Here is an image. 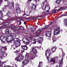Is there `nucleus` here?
<instances>
[{
    "label": "nucleus",
    "instance_id": "f257e3e1",
    "mask_svg": "<svg viewBox=\"0 0 67 67\" xmlns=\"http://www.w3.org/2000/svg\"><path fill=\"white\" fill-rule=\"evenodd\" d=\"M38 48V47H32V51H31L30 54V55H32L33 57H31L30 56V54L29 53H27L25 56V57L26 58H27L28 59H33L35 58V55H36V54L37 53V50L36 49V48Z\"/></svg>",
    "mask_w": 67,
    "mask_h": 67
},
{
    "label": "nucleus",
    "instance_id": "f03ea898",
    "mask_svg": "<svg viewBox=\"0 0 67 67\" xmlns=\"http://www.w3.org/2000/svg\"><path fill=\"white\" fill-rule=\"evenodd\" d=\"M7 49L6 46L3 47L2 46H0V53L3 55V57H5V56H7V55H8V54L3 51V50L7 51Z\"/></svg>",
    "mask_w": 67,
    "mask_h": 67
},
{
    "label": "nucleus",
    "instance_id": "7ed1b4c3",
    "mask_svg": "<svg viewBox=\"0 0 67 67\" xmlns=\"http://www.w3.org/2000/svg\"><path fill=\"white\" fill-rule=\"evenodd\" d=\"M10 36L12 37V39H14L13 42L14 43L19 42H20V40H19L18 38H16V35L15 34L11 33L10 35Z\"/></svg>",
    "mask_w": 67,
    "mask_h": 67
},
{
    "label": "nucleus",
    "instance_id": "20e7f679",
    "mask_svg": "<svg viewBox=\"0 0 67 67\" xmlns=\"http://www.w3.org/2000/svg\"><path fill=\"white\" fill-rule=\"evenodd\" d=\"M1 38H2L3 40H4L5 41H7L8 40L9 38L10 35H5L4 34H2L1 35Z\"/></svg>",
    "mask_w": 67,
    "mask_h": 67
},
{
    "label": "nucleus",
    "instance_id": "39448f33",
    "mask_svg": "<svg viewBox=\"0 0 67 67\" xmlns=\"http://www.w3.org/2000/svg\"><path fill=\"white\" fill-rule=\"evenodd\" d=\"M24 58V57L23 55H18L16 58V60L18 62H21V60H23Z\"/></svg>",
    "mask_w": 67,
    "mask_h": 67
},
{
    "label": "nucleus",
    "instance_id": "423d86ee",
    "mask_svg": "<svg viewBox=\"0 0 67 67\" xmlns=\"http://www.w3.org/2000/svg\"><path fill=\"white\" fill-rule=\"evenodd\" d=\"M51 54V51L49 50H47L46 51V56H47V59L48 60H49L48 56H50Z\"/></svg>",
    "mask_w": 67,
    "mask_h": 67
},
{
    "label": "nucleus",
    "instance_id": "0eeeda50",
    "mask_svg": "<svg viewBox=\"0 0 67 67\" xmlns=\"http://www.w3.org/2000/svg\"><path fill=\"white\" fill-rule=\"evenodd\" d=\"M60 28L58 27L57 28H56L54 30V33L55 35H58V34H59V32H60V31L59 30Z\"/></svg>",
    "mask_w": 67,
    "mask_h": 67
},
{
    "label": "nucleus",
    "instance_id": "6e6552de",
    "mask_svg": "<svg viewBox=\"0 0 67 67\" xmlns=\"http://www.w3.org/2000/svg\"><path fill=\"white\" fill-rule=\"evenodd\" d=\"M40 38L39 37L36 40V39H35L33 40V42H32L33 44H36V42H38L39 43H41V41H40Z\"/></svg>",
    "mask_w": 67,
    "mask_h": 67
},
{
    "label": "nucleus",
    "instance_id": "1a4fd4ad",
    "mask_svg": "<svg viewBox=\"0 0 67 67\" xmlns=\"http://www.w3.org/2000/svg\"><path fill=\"white\" fill-rule=\"evenodd\" d=\"M13 4H12L10 3H8V5H7V7H8L9 9H11L12 7H14V2H12Z\"/></svg>",
    "mask_w": 67,
    "mask_h": 67
},
{
    "label": "nucleus",
    "instance_id": "9d476101",
    "mask_svg": "<svg viewBox=\"0 0 67 67\" xmlns=\"http://www.w3.org/2000/svg\"><path fill=\"white\" fill-rule=\"evenodd\" d=\"M16 11L17 12V13H20L21 12V10H20V8H19V5L17 4L16 5Z\"/></svg>",
    "mask_w": 67,
    "mask_h": 67
},
{
    "label": "nucleus",
    "instance_id": "9b49d317",
    "mask_svg": "<svg viewBox=\"0 0 67 67\" xmlns=\"http://www.w3.org/2000/svg\"><path fill=\"white\" fill-rule=\"evenodd\" d=\"M29 62V61L28 59H27L26 60V59H25V60L22 62V64L24 66H25V65L28 64Z\"/></svg>",
    "mask_w": 67,
    "mask_h": 67
},
{
    "label": "nucleus",
    "instance_id": "f8f14e48",
    "mask_svg": "<svg viewBox=\"0 0 67 67\" xmlns=\"http://www.w3.org/2000/svg\"><path fill=\"white\" fill-rule=\"evenodd\" d=\"M46 34L47 36L50 37V36H51V31H46Z\"/></svg>",
    "mask_w": 67,
    "mask_h": 67
},
{
    "label": "nucleus",
    "instance_id": "ddd939ff",
    "mask_svg": "<svg viewBox=\"0 0 67 67\" xmlns=\"http://www.w3.org/2000/svg\"><path fill=\"white\" fill-rule=\"evenodd\" d=\"M21 48L25 51L27 50L28 49V47L25 45L22 46H21Z\"/></svg>",
    "mask_w": 67,
    "mask_h": 67
},
{
    "label": "nucleus",
    "instance_id": "4468645a",
    "mask_svg": "<svg viewBox=\"0 0 67 67\" xmlns=\"http://www.w3.org/2000/svg\"><path fill=\"white\" fill-rule=\"evenodd\" d=\"M44 10L46 12H48L49 10V6L48 5H46L44 8Z\"/></svg>",
    "mask_w": 67,
    "mask_h": 67
},
{
    "label": "nucleus",
    "instance_id": "2eb2a0df",
    "mask_svg": "<svg viewBox=\"0 0 67 67\" xmlns=\"http://www.w3.org/2000/svg\"><path fill=\"white\" fill-rule=\"evenodd\" d=\"M20 45V41H18V42L15 43V45L16 47H18Z\"/></svg>",
    "mask_w": 67,
    "mask_h": 67
},
{
    "label": "nucleus",
    "instance_id": "dca6fc26",
    "mask_svg": "<svg viewBox=\"0 0 67 67\" xmlns=\"http://www.w3.org/2000/svg\"><path fill=\"white\" fill-rule=\"evenodd\" d=\"M31 9L33 11H35L36 9V5L35 4H33L31 7Z\"/></svg>",
    "mask_w": 67,
    "mask_h": 67
},
{
    "label": "nucleus",
    "instance_id": "f3484780",
    "mask_svg": "<svg viewBox=\"0 0 67 67\" xmlns=\"http://www.w3.org/2000/svg\"><path fill=\"white\" fill-rule=\"evenodd\" d=\"M51 62H52L53 63H55L56 62L55 58H52L50 59Z\"/></svg>",
    "mask_w": 67,
    "mask_h": 67
},
{
    "label": "nucleus",
    "instance_id": "a211bd4d",
    "mask_svg": "<svg viewBox=\"0 0 67 67\" xmlns=\"http://www.w3.org/2000/svg\"><path fill=\"white\" fill-rule=\"evenodd\" d=\"M11 13L9 11L8 12V13H7L6 14V16H7L8 18H10V15H11Z\"/></svg>",
    "mask_w": 67,
    "mask_h": 67
},
{
    "label": "nucleus",
    "instance_id": "6ab92c4d",
    "mask_svg": "<svg viewBox=\"0 0 67 67\" xmlns=\"http://www.w3.org/2000/svg\"><path fill=\"white\" fill-rule=\"evenodd\" d=\"M16 28L18 29H19L20 30H24V28L22 26H21L20 27H16Z\"/></svg>",
    "mask_w": 67,
    "mask_h": 67
},
{
    "label": "nucleus",
    "instance_id": "aec40b11",
    "mask_svg": "<svg viewBox=\"0 0 67 67\" xmlns=\"http://www.w3.org/2000/svg\"><path fill=\"white\" fill-rule=\"evenodd\" d=\"M57 38L55 37V36H53L52 37V40L53 42H55V41H56V39Z\"/></svg>",
    "mask_w": 67,
    "mask_h": 67
},
{
    "label": "nucleus",
    "instance_id": "412c9836",
    "mask_svg": "<svg viewBox=\"0 0 67 67\" xmlns=\"http://www.w3.org/2000/svg\"><path fill=\"white\" fill-rule=\"evenodd\" d=\"M63 58H62L61 60V62H60V64H59V66L60 67H62V65H63Z\"/></svg>",
    "mask_w": 67,
    "mask_h": 67
},
{
    "label": "nucleus",
    "instance_id": "4be33fe9",
    "mask_svg": "<svg viewBox=\"0 0 67 67\" xmlns=\"http://www.w3.org/2000/svg\"><path fill=\"white\" fill-rule=\"evenodd\" d=\"M7 5H4L3 9V11L4 12L5 11H6V10H7Z\"/></svg>",
    "mask_w": 67,
    "mask_h": 67
},
{
    "label": "nucleus",
    "instance_id": "5701e85b",
    "mask_svg": "<svg viewBox=\"0 0 67 67\" xmlns=\"http://www.w3.org/2000/svg\"><path fill=\"white\" fill-rule=\"evenodd\" d=\"M23 16L25 17H27V18H29L30 16L29 15L26 14H24L23 15Z\"/></svg>",
    "mask_w": 67,
    "mask_h": 67
},
{
    "label": "nucleus",
    "instance_id": "b1692460",
    "mask_svg": "<svg viewBox=\"0 0 67 67\" xmlns=\"http://www.w3.org/2000/svg\"><path fill=\"white\" fill-rule=\"evenodd\" d=\"M60 1H61V0H57L56 2V3L57 4H59L60 3Z\"/></svg>",
    "mask_w": 67,
    "mask_h": 67
},
{
    "label": "nucleus",
    "instance_id": "393cba45",
    "mask_svg": "<svg viewBox=\"0 0 67 67\" xmlns=\"http://www.w3.org/2000/svg\"><path fill=\"white\" fill-rule=\"evenodd\" d=\"M3 24L4 25V26H5V25H8V24H9V23L7 22H4L3 23Z\"/></svg>",
    "mask_w": 67,
    "mask_h": 67
},
{
    "label": "nucleus",
    "instance_id": "a878e982",
    "mask_svg": "<svg viewBox=\"0 0 67 67\" xmlns=\"http://www.w3.org/2000/svg\"><path fill=\"white\" fill-rule=\"evenodd\" d=\"M51 49L52 50L53 53H54V52H55V50L56 49V48L55 47L53 48H52Z\"/></svg>",
    "mask_w": 67,
    "mask_h": 67
},
{
    "label": "nucleus",
    "instance_id": "bb28decb",
    "mask_svg": "<svg viewBox=\"0 0 67 67\" xmlns=\"http://www.w3.org/2000/svg\"><path fill=\"white\" fill-rule=\"evenodd\" d=\"M44 28H42L41 29H39V30H38L36 31V33L37 34L39 33H40L41 32L42 30H43Z\"/></svg>",
    "mask_w": 67,
    "mask_h": 67
},
{
    "label": "nucleus",
    "instance_id": "cd10ccee",
    "mask_svg": "<svg viewBox=\"0 0 67 67\" xmlns=\"http://www.w3.org/2000/svg\"><path fill=\"white\" fill-rule=\"evenodd\" d=\"M10 33V32H9V30L8 29H6V31L5 32V34H9Z\"/></svg>",
    "mask_w": 67,
    "mask_h": 67
},
{
    "label": "nucleus",
    "instance_id": "c85d7f7f",
    "mask_svg": "<svg viewBox=\"0 0 67 67\" xmlns=\"http://www.w3.org/2000/svg\"><path fill=\"white\" fill-rule=\"evenodd\" d=\"M64 25H65L66 26H67V20L65 19L64 20Z\"/></svg>",
    "mask_w": 67,
    "mask_h": 67
},
{
    "label": "nucleus",
    "instance_id": "c756f323",
    "mask_svg": "<svg viewBox=\"0 0 67 67\" xmlns=\"http://www.w3.org/2000/svg\"><path fill=\"white\" fill-rule=\"evenodd\" d=\"M23 42H24V43H25V44H27V45H28V44H29V43L28 42H25V41H23Z\"/></svg>",
    "mask_w": 67,
    "mask_h": 67
},
{
    "label": "nucleus",
    "instance_id": "7c9ffc66",
    "mask_svg": "<svg viewBox=\"0 0 67 67\" xmlns=\"http://www.w3.org/2000/svg\"><path fill=\"white\" fill-rule=\"evenodd\" d=\"M66 14H63L61 15L59 17V18H60L61 17H62V16H66Z\"/></svg>",
    "mask_w": 67,
    "mask_h": 67
},
{
    "label": "nucleus",
    "instance_id": "2f4dec72",
    "mask_svg": "<svg viewBox=\"0 0 67 67\" xmlns=\"http://www.w3.org/2000/svg\"><path fill=\"white\" fill-rule=\"evenodd\" d=\"M2 39L1 41H2V43H5V42H7L6 41H5V40H4V39H3V38H2Z\"/></svg>",
    "mask_w": 67,
    "mask_h": 67
},
{
    "label": "nucleus",
    "instance_id": "473e14b6",
    "mask_svg": "<svg viewBox=\"0 0 67 67\" xmlns=\"http://www.w3.org/2000/svg\"><path fill=\"white\" fill-rule=\"evenodd\" d=\"M24 38L25 40V41H26V42H29V39H28V38Z\"/></svg>",
    "mask_w": 67,
    "mask_h": 67
},
{
    "label": "nucleus",
    "instance_id": "72a5a7b5",
    "mask_svg": "<svg viewBox=\"0 0 67 67\" xmlns=\"http://www.w3.org/2000/svg\"><path fill=\"white\" fill-rule=\"evenodd\" d=\"M10 27H11L12 29H14L15 27V26L13 25H10Z\"/></svg>",
    "mask_w": 67,
    "mask_h": 67
},
{
    "label": "nucleus",
    "instance_id": "f704fd0d",
    "mask_svg": "<svg viewBox=\"0 0 67 67\" xmlns=\"http://www.w3.org/2000/svg\"><path fill=\"white\" fill-rule=\"evenodd\" d=\"M3 66V65L2 64V63H1V61H0V67H2Z\"/></svg>",
    "mask_w": 67,
    "mask_h": 67
},
{
    "label": "nucleus",
    "instance_id": "c9c22d12",
    "mask_svg": "<svg viewBox=\"0 0 67 67\" xmlns=\"http://www.w3.org/2000/svg\"><path fill=\"white\" fill-rule=\"evenodd\" d=\"M0 14L2 15V16L3 15V13H2V11L0 10Z\"/></svg>",
    "mask_w": 67,
    "mask_h": 67
},
{
    "label": "nucleus",
    "instance_id": "e433bc0d",
    "mask_svg": "<svg viewBox=\"0 0 67 67\" xmlns=\"http://www.w3.org/2000/svg\"><path fill=\"white\" fill-rule=\"evenodd\" d=\"M40 41L41 42H42L43 41V39L42 38L40 37Z\"/></svg>",
    "mask_w": 67,
    "mask_h": 67
},
{
    "label": "nucleus",
    "instance_id": "4c0bfd02",
    "mask_svg": "<svg viewBox=\"0 0 67 67\" xmlns=\"http://www.w3.org/2000/svg\"><path fill=\"white\" fill-rule=\"evenodd\" d=\"M42 62H39V65L38 66V67H40V65H41V64H42Z\"/></svg>",
    "mask_w": 67,
    "mask_h": 67
},
{
    "label": "nucleus",
    "instance_id": "58836bf2",
    "mask_svg": "<svg viewBox=\"0 0 67 67\" xmlns=\"http://www.w3.org/2000/svg\"><path fill=\"white\" fill-rule=\"evenodd\" d=\"M48 26L47 25L44 28H43V30L44 29H47V28H48Z\"/></svg>",
    "mask_w": 67,
    "mask_h": 67
},
{
    "label": "nucleus",
    "instance_id": "ea45409f",
    "mask_svg": "<svg viewBox=\"0 0 67 67\" xmlns=\"http://www.w3.org/2000/svg\"><path fill=\"white\" fill-rule=\"evenodd\" d=\"M0 58L1 59H2V58H3V56L1 54H0Z\"/></svg>",
    "mask_w": 67,
    "mask_h": 67
},
{
    "label": "nucleus",
    "instance_id": "a19ab883",
    "mask_svg": "<svg viewBox=\"0 0 67 67\" xmlns=\"http://www.w3.org/2000/svg\"><path fill=\"white\" fill-rule=\"evenodd\" d=\"M4 26V25L3 24V25H1V27H0V28H1V27H3Z\"/></svg>",
    "mask_w": 67,
    "mask_h": 67
},
{
    "label": "nucleus",
    "instance_id": "79ce46f5",
    "mask_svg": "<svg viewBox=\"0 0 67 67\" xmlns=\"http://www.w3.org/2000/svg\"><path fill=\"white\" fill-rule=\"evenodd\" d=\"M21 24H22V22L21 21H20L19 23V25H21Z\"/></svg>",
    "mask_w": 67,
    "mask_h": 67
},
{
    "label": "nucleus",
    "instance_id": "37998d69",
    "mask_svg": "<svg viewBox=\"0 0 67 67\" xmlns=\"http://www.w3.org/2000/svg\"><path fill=\"white\" fill-rule=\"evenodd\" d=\"M34 1H35L37 2H38V1H40V0H35Z\"/></svg>",
    "mask_w": 67,
    "mask_h": 67
},
{
    "label": "nucleus",
    "instance_id": "c03bdc74",
    "mask_svg": "<svg viewBox=\"0 0 67 67\" xmlns=\"http://www.w3.org/2000/svg\"><path fill=\"white\" fill-rule=\"evenodd\" d=\"M31 1H32V0H28V1H27V2L30 3Z\"/></svg>",
    "mask_w": 67,
    "mask_h": 67
},
{
    "label": "nucleus",
    "instance_id": "a18cd8bd",
    "mask_svg": "<svg viewBox=\"0 0 67 67\" xmlns=\"http://www.w3.org/2000/svg\"><path fill=\"white\" fill-rule=\"evenodd\" d=\"M2 1V0H0V6L1 4V2Z\"/></svg>",
    "mask_w": 67,
    "mask_h": 67
},
{
    "label": "nucleus",
    "instance_id": "49530a36",
    "mask_svg": "<svg viewBox=\"0 0 67 67\" xmlns=\"http://www.w3.org/2000/svg\"><path fill=\"white\" fill-rule=\"evenodd\" d=\"M57 12H58V10H57L54 12V13H57Z\"/></svg>",
    "mask_w": 67,
    "mask_h": 67
},
{
    "label": "nucleus",
    "instance_id": "de8ad7c7",
    "mask_svg": "<svg viewBox=\"0 0 67 67\" xmlns=\"http://www.w3.org/2000/svg\"><path fill=\"white\" fill-rule=\"evenodd\" d=\"M2 64H4V63H6V62H2Z\"/></svg>",
    "mask_w": 67,
    "mask_h": 67
},
{
    "label": "nucleus",
    "instance_id": "09e8293b",
    "mask_svg": "<svg viewBox=\"0 0 67 67\" xmlns=\"http://www.w3.org/2000/svg\"><path fill=\"white\" fill-rule=\"evenodd\" d=\"M44 5V3H42V6H43Z\"/></svg>",
    "mask_w": 67,
    "mask_h": 67
},
{
    "label": "nucleus",
    "instance_id": "8fccbe9b",
    "mask_svg": "<svg viewBox=\"0 0 67 67\" xmlns=\"http://www.w3.org/2000/svg\"><path fill=\"white\" fill-rule=\"evenodd\" d=\"M46 2V5H47V4H48V2Z\"/></svg>",
    "mask_w": 67,
    "mask_h": 67
},
{
    "label": "nucleus",
    "instance_id": "3c124183",
    "mask_svg": "<svg viewBox=\"0 0 67 67\" xmlns=\"http://www.w3.org/2000/svg\"><path fill=\"white\" fill-rule=\"evenodd\" d=\"M37 19H40V16L38 17Z\"/></svg>",
    "mask_w": 67,
    "mask_h": 67
},
{
    "label": "nucleus",
    "instance_id": "603ef678",
    "mask_svg": "<svg viewBox=\"0 0 67 67\" xmlns=\"http://www.w3.org/2000/svg\"><path fill=\"white\" fill-rule=\"evenodd\" d=\"M40 19H42V18H43V17H42V16H40Z\"/></svg>",
    "mask_w": 67,
    "mask_h": 67
},
{
    "label": "nucleus",
    "instance_id": "864d4df0",
    "mask_svg": "<svg viewBox=\"0 0 67 67\" xmlns=\"http://www.w3.org/2000/svg\"><path fill=\"white\" fill-rule=\"evenodd\" d=\"M54 22V21H53L52 22H51L50 24L51 25V24H53V23Z\"/></svg>",
    "mask_w": 67,
    "mask_h": 67
},
{
    "label": "nucleus",
    "instance_id": "5fc2aeb1",
    "mask_svg": "<svg viewBox=\"0 0 67 67\" xmlns=\"http://www.w3.org/2000/svg\"><path fill=\"white\" fill-rule=\"evenodd\" d=\"M15 67H18V66H17V65H16V64H15Z\"/></svg>",
    "mask_w": 67,
    "mask_h": 67
},
{
    "label": "nucleus",
    "instance_id": "6e6d98bb",
    "mask_svg": "<svg viewBox=\"0 0 67 67\" xmlns=\"http://www.w3.org/2000/svg\"><path fill=\"white\" fill-rule=\"evenodd\" d=\"M67 9V7H65V8H64V10H66V9Z\"/></svg>",
    "mask_w": 67,
    "mask_h": 67
},
{
    "label": "nucleus",
    "instance_id": "4d7b16f0",
    "mask_svg": "<svg viewBox=\"0 0 67 67\" xmlns=\"http://www.w3.org/2000/svg\"><path fill=\"white\" fill-rule=\"evenodd\" d=\"M63 8V7H61L59 9H58V10H60V9H62Z\"/></svg>",
    "mask_w": 67,
    "mask_h": 67
},
{
    "label": "nucleus",
    "instance_id": "13d9d810",
    "mask_svg": "<svg viewBox=\"0 0 67 67\" xmlns=\"http://www.w3.org/2000/svg\"><path fill=\"white\" fill-rule=\"evenodd\" d=\"M40 35L39 34H38L37 35V36H39Z\"/></svg>",
    "mask_w": 67,
    "mask_h": 67
},
{
    "label": "nucleus",
    "instance_id": "bf43d9fd",
    "mask_svg": "<svg viewBox=\"0 0 67 67\" xmlns=\"http://www.w3.org/2000/svg\"><path fill=\"white\" fill-rule=\"evenodd\" d=\"M47 1V0H44V2H46V1Z\"/></svg>",
    "mask_w": 67,
    "mask_h": 67
},
{
    "label": "nucleus",
    "instance_id": "052dcab7",
    "mask_svg": "<svg viewBox=\"0 0 67 67\" xmlns=\"http://www.w3.org/2000/svg\"><path fill=\"white\" fill-rule=\"evenodd\" d=\"M24 24H25V25L26 24V22H24Z\"/></svg>",
    "mask_w": 67,
    "mask_h": 67
},
{
    "label": "nucleus",
    "instance_id": "680f3d73",
    "mask_svg": "<svg viewBox=\"0 0 67 67\" xmlns=\"http://www.w3.org/2000/svg\"><path fill=\"white\" fill-rule=\"evenodd\" d=\"M35 19H36L35 18H34L33 19V20H35Z\"/></svg>",
    "mask_w": 67,
    "mask_h": 67
},
{
    "label": "nucleus",
    "instance_id": "e2e57ef3",
    "mask_svg": "<svg viewBox=\"0 0 67 67\" xmlns=\"http://www.w3.org/2000/svg\"><path fill=\"white\" fill-rule=\"evenodd\" d=\"M18 51H16L15 52L16 53H18Z\"/></svg>",
    "mask_w": 67,
    "mask_h": 67
},
{
    "label": "nucleus",
    "instance_id": "0e129e2a",
    "mask_svg": "<svg viewBox=\"0 0 67 67\" xmlns=\"http://www.w3.org/2000/svg\"><path fill=\"white\" fill-rule=\"evenodd\" d=\"M18 21H20V19H17Z\"/></svg>",
    "mask_w": 67,
    "mask_h": 67
},
{
    "label": "nucleus",
    "instance_id": "69168bd1",
    "mask_svg": "<svg viewBox=\"0 0 67 67\" xmlns=\"http://www.w3.org/2000/svg\"><path fill=\"white\" fill-rule=\"evenodd\" d=\"M55 10H56V9H54V10H53V11H55Z\"/></svg>",
    "mask_w": 67,
    "mask_h": 67
},
{
    "label": "nucleus",
    "instance_id": "338daca9",
    "mask_svg": "<svg viewBox=\"0 0 67 67\" xmlns=\"http://www.w3.org/2000/svg\"><path fill=\"white\" fill-rule=\"evenodd\" d=\"M8 66H4L3 67H8Z\"/></svg>",
    "mask_w": 67,
    "mask_h": 67
},
{
    "label": "nucleus",
    "instance_id": "774afa93",
    "mask_svg": "<svg viewBox=\"0 0 67 67\" xmlns=\"http://www.w3.org/2000/svg\"><path fill=\"white\" fill-rule=\"evenodd\" d=\"M8 67H11V66H8Z\"/></svg>",
    "mask_w": 67,
    "mask_h": 67
}]
</instances>
